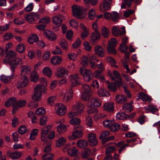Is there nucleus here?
<instances>
[{"instance_id":"nucleus-31","label":"nucleus","mask_w":160,"mask_h":160,"mask_svg":"<svg viewBox=\"0 0 160 160\" xmlns=\"http://www.w3.org/2000/svg\"><path fill=\"white\" fill-rule=\"evenodd\" d=\"M128 117V114L121 112H118L116 116V118L117 119L120 120H126Z\"/></svg>"},{"instance_id":"nucleus-58","label":"nucleus","mask_w":160,"mask_h":160,"mask_svg":"<svg viewBox=\"0 0 160 160\" xmlns=\"http://www.w3.org/2000/svg\"><path fill=\"white\" fill-rule=\"evenodd\" d=\"M27 131V128L24 125L21 126L18 129V132L22 135L25 133Z\"/></svg>"},{"instance_id":"nucleus-7","label":"nucleus","mask_w":160,"mask_h":160,"mask_svg":"<svg viewBox=\"0 0 160 160\" xmlns=\"http://www.w3.org/2000/svg\"><path fill=\"white\" fill-rule=\"evenodd\" d=\"M85 109L84 105L79 102H77L72 107V109L75 111L78 114L81 115L84 112Z\"/></svg>"},{"instance_id":"nucleus-11","label":"nucleus","mask_w":160,"mask_h":160,"mask_svg":"<svg viewBox=\"0 0 160 160\" xmlns=\"http://www.w3.org/2000/svg\"><path fill=\"white\" fill-rule=\"evenodd\" d=\"M69 79L71 82V86L72 87H74L79 85L80 83L79 82L80 78L79 74H75L70 75L69 76Z\"/></svg>"},{"instance_id":"nucleus-27","label":"nucleus","mask_w":160,"mask_h":160,"mask_svg":"<svg viewBox=\"0 0 160 160\" xmlns=\"http://www.w3.org/2000/svg\"><path fill=\"white\" fill-rule=\"evenodd\" d=\"M44 34L48 39L53 40L56 39V35L52 31L48 30H46L44 32Z\"/></svg>"},{"instance_id":"nucleus-22","label":"nucleus","mask_w":160,"mask_h":160,"mask_svg":"<svg viewBox=\"0 0 160 160\" xmlns=\"http://www.w3.org/2000/svg\"><path fill=\"white\" fill-rule=\"evenodd\" d=\"M112 3V0H103V8L101 6L100 7V9L101 12H104L109 9L110 4Z\"/></svg>"},{"instance_id":"nucleus-61","label":"nucleus","mask_w":160,"mask_h":160,"mask_svg":"<svg viewBox=\"0 0 160 160\" xmlns=\"http://www.w3.org/2000/svg\"><path fill=\"white\" fill-rule=\"evenodd\" d=\"M28 106L31 109L36 108L38 106V104L36 102H30L28 104Z\"/></svg>"},{"instance_id":"nucleus-42","label":"nucleus","mask_w":160,"mask_h":160,"mask_svg":"<svg viewBox=\"0 0 160 160\" xmlns=\"http://www.w3.org/2000/svg\"><path fill=\"white\" fill-rule=\"evenodd\" d=\"M144 108L147 112H151L153 114L155 112L156 110V108L155 106L151 105H149L147 106H145Z\"/></svg>"},{"instance_id":"nucleus-18","label":"nucleus","mask_w":160,"mask_h":160,"mask_svg":"<svg viewBox=\"0 0 160 160\" xmlns=\"http://www.w3.org/2000/svg\"><path fill=\"white\" fill-rule=\"evenodd\" d=\"M101 38V34L99 32H93L90 36V42L92 44L96 43Z\"/></svg>"},{"instance_id":"nucleus-45","label":"nucleus","mask_w":160,"mask_h":160,"mask_svg":"<svg viewBox=\"0 0 160 160\" xmlns=\"http://www.w3.org/2000/svg\"><path fill=\"white\" fill-rule=\"evenodd\" d=\"M91 151L90 148H86L85 151L81 153V157L84 159H86L91 154Z\"/></svg>"},{"instance_id":"nucleus-24","label":"nucleus","mask_w":160,"mask_h":160,"mask_svg":"<svg viewBox=\"0 0 160 160\" xmlns=\"http://www.w3.org/2000/svg\"><path fill=\"white\" fill-rule=\"evenodd\" d=\"M89 102L91 107H99L101 105V102L100 100L96 98H92Z\"/></svg>"},{"instance_id":"nucleus-64","label":"nucleus","mask_w":160,"mask_h":160,"mask_svg":"<svg viewBox=\"0 0 160 160\" xmlns=\"http://www.w3.org/2000/svg\"><path fill=\"white\" fill-rule=\"evenodd\" d=\"M50 52L49 51L44 52L42 56V59L45 60H48L50 58Z\"/></svg>"},{"instance_id":"nucleus-3","label":"nucleus","mask_w":160,"mask_h":160,"mask_svg":"<svg viewBox=\"0 0 160 160\" xmlns=\"http://www.w3.org/2000/svg\"><path fill=\"white\" fill-rule=\"evenodd\" d=\"M44 89L41 84L38 85L34 88V93L32 96V99L37 101L41 100L42 97V92L43 91L46 92L45 90H43Z\"/></svg>"},{"instance_id":"nucleus-13","label":"nucleus","mask_w":160,"mask_h":160,"mask_svg":"<svg viewBox=\"0 0 160 160\" xmlns=\"http://www.w3.org/2000/svg\"><path fill=\"white\" fill-rule=\"evenodd\" d=\"M28 79L26 76H21L17 83V87L20 88L25 87L28 84Z\"/></svg>"},{"instance_id":"nucleus-9","label":"nucleus","mask_w":160,"mask_h":160,"mask_svg":"<svg viewBox=\"0 0 160 160\" xmlns=\"http://www.w3.org/2000/svg\"><path fill=\"white\" fill-rule=\"evenodd\" d=\"M16 98H11L7 101L5 103V105L6 107L12 106L13 110L12 111V112L13 114L15 113L18 110V108L16 107Z\"/></svg>"},{"instance_id":"nucleus-59","label":"nucleus","mask_w":160,"mask_h":160,"mask_svg":"<svg viewBox=\"0 0 160 160\" xmlns=\"http://www.w3.org/2000/svg\"><path fill=\"white\" fill-rule=\"evenodd\" d=\"M81 120L77 118H72L70 120V123L72 125H78L80 123Z\"/></svg>"},{"instance_id":"nucleus-10","label":"nucleus","mask_w":160,"mask_h":160,"mask_svg":"<svg viewBox=\"0 0 160 160\" xmlns=\"http://www.w3.org/2000/svg\"><path fill=\"white\" fill-rule=\"evenodd\" d=\"M22 64V58H17L11 60L10 62V70L13 73L15 69L18 66Z\"/></svg>"},{"instance_id":"nucleus-55","label":"nucleus","mask_w":160,"mask_h":160,"mask_svg":"<svg viewBox=\"0 0 160 160\" xmlns=\"http://www.w3.org/2000/svg\"><path fill=\"white\" fill-rule=\"evenodd\" d=\"M113 122V120H106L103 121V125L105 127L108 128L110 129L112 125Z\"/></svg>"},{"instance_id":"nucleus-23","label":"nucleus","mask_w":160,"mask_h":160,"mask_svg":"<svg viewBox=\"0 0 160 160\" xmlns=\"http://www.w3.org/2000/svg\"><path fill=\"white\" fill-rule=\"evenodd\" d=\"M20 68L21 76H26V74L29 73L31 69L30 67L25 65L21 66Z\"/></svg>"},{"instance_id":"nucleus-38","label":"nucleus","mask_w":160,"mask_h":160,"mask_svg":"<svg viewBox=\"0 0 160 160\" xmlns=\"http://www.w3.org/2000/svg\"><path fill=\"white\" fill-rule=\"evenodd\" d=\"M24 18L29 23H33L35 21V18L32 15V12L25 15Z\"/></svg>"},{"instance_id":"nucleus-29","label":"nucleus","mask_w":160,"mask_h":160,"mask_svg":"<svg viewBox=\"0 0 160 160\" xmlns=\"http://www.w3.org/2000/svg\"><path fill=\"white\" fill-rule=\"evenodd\" d=\"M66 138L61 137L59 138L56 142V145L57 147H61L66 142Z\"/></svg>"},{"instance_id":"nucleus-1","label":"nucleus","mask_w":160,"mask_h":160,"mask_svg":"<svg viewBox=\"0 0 160 160\" xmlns=\"http://www.w3.org/2000/svg\"><path fill=\"white\" fill-rule=\"evenodd\" d=\"M72 9L73 15L74 17L80 19L85 17V14L82 7L74 5L72 6Z\"/></svg>"},{"instance_id":"nucleus-34","label":"nucleus","mask_w":160,"mask_h":160,"mask_svg":"<svg viewBox=\"0 0 160 160\" xmlns=\"http://www.w3.org/2000/svg\"><path fill=\"white\" fill-rule=\"evenodd\" d=\"M78 150L75 147H72L68 152V154L71 156H76L78 155Z\"/></svg>"},{"instance_id":"nucleus-36","label":"nucleus","mask_w":160,"mask_h":160,"mask_svg":"<svg viewBox=\"0 0 160 160\" xmlns=\"http://www.w3.org/2000/svg\"><path fill=\"white\" fill-rule=\"evenodd\" d=\"M108 83V88L110 91L113 92H115L117 90V87L116 84L113 82L109 83L108 81H107Z\"/></svg>"},{"instance_id":"nucleus-39","label":"nucleus","mask_w":160,"mask_h":160,"mask_svg":"<svg viewBox=\"0 0 160 160\" xmlns=\"http://www.w3.org/2000/svg\"><path fill=\"white\" fill-rule=\"evenodd\" d=\"M132 0H123L122 3L121 8L122 9H125L127 6L128 8L130 7Z\"/></svg>"},{"instance_id":"nucleus-52","label":"nucleus","mask_w":160,"mask_h":160,"mask_svg":"<svg viewBox=\"0 0 160 160\" xmlns=\"http://www.w3.org/2000/svg\"><path fill=\"white\" fill-rule=\"evenodd\" d=\"M80 64L83 67H87L88 65V57L86 56H84L81 58Z\"/></svg>"},{"instance_id":"nucleus-46","label":"nucleus","mask_w":160,"mask_h":160,"mask_svg":"<svg viewBox=\"0 0 160 160\" xmlns=\"http://www.w3.org/2000/svg\"><path fill=\"white\" fill-rule=\"evenodd\" d=\"M115 43H114L113 44H111L109 43V45L107 47V50L108 52L109 53H112L113 54H116V51L114 48V45Z\"/></svg>"},{"instance_id":"nucleus-8","label":"nucleus","mask_w":160,"mask_h":160,"mask_svg":"<svg viewBox=\"0 0 160 160\" xmlns=\"http://www.w3.org/2000/svg\"><path fill=\"white\" fill-rule=\"evenodd\" d=\"M67 107L62 103H57L55 106V113L59 116H62L66 112Z\"/></svg>"},{"instance_id":"nucleus-53","label":"nucleus","mask_w":160,"mask_h":160,"mask_svg":"<svg viewBox=\"0 0 160 160\" xmlns=\"http://www.w3.org/2000/svg\"><path fill=\"white\" fill-rule=\"evenodd\" d=\"M111 19L113 21H117L119 18V15L116 12H111Z\"/></svg>"},{"instance_id":"nucleus-50","label":"nucleus","mask_w":160,"mask_h":160,"mask_svg":"<svg viewBox=\"0 0 160 160\" xmlns=\"http://www.w3.org/2000/svg\"><path fill=\"white\" fill-rule=\"evenodd\" d=\"M26 104V101L24 100H20L17 101L16 107L18 108H22L25 106Z\"/></svg>"},{"instance_id":"nucleus-30","label":"nucleus","mask_w":160,"mask_h":160,"mask_svg":"<svg viewBox=\"0 0 160 160\" xmlns=\"http://www.w3.org/2000/svg\"><path fill=\"white\" fill-rule=\"evenodd\" d=\"M101 30L102 35L104 38H108L110 32L108 28L104 26L101 28Z\"/></svg>"},{"instance_id":"nucleus-2","label":"nucleus","mask_w":160,"mask_h":160,"mask_svg":"<svg viewBox=\"0 0 160 160\" xmlns=\"http://www.w3.org/2000/svg\"><path fill=\"white\" fill-rule=\"evenodd\" d=\"M81 90L82 92L81 98L84 101H88L92 94L90 86L87 84H83Z\"/></svg>"},{"instance_id":"nucleus-21","label":"nucleus","mask_w":160,"mask_h":160,"mask_svg":"<svg viewBox=\"0 0 160 160\" xmlns=\"http://www.w3.org/2000/svg\"><path fill=\"white\" fill-rule=\"evenodd\" d=\"M73 91L71 88L67 90L64 93L63 97L64 101L67 102L71 100L73 98Z\"/></svg>"},{"instance_id":"nucleus-12","label":"nucleus","mask_w":160,"mask_h":160,"mask_svg":"<svg viewBox=\"0 0 160 160\" xmlns=\"http://www.w3.org/2000/svg\"><path fill=\"white\" fill-rule=\"evenodd\" d=\"M108 74L113 80H115V78L113 76V75L115 76L116 78L119 80V81H116V83L119 87L122 85L120 75L118 71L114 70L113 71V74L109 72H108Z\"/></svg>"},{"instance_id":"nucleus-17","label":"nucleus","mask_w":160,"mask_h":160,"mask_svg":"<svg viewBox=\"0 0 160 160\" xmlns=\"http://www.w3.org/2000/svg\"><path fill=\"white\" fill-rule=\"evenodd\" d=\"M88 141L90 145L95 146L98 144V140L96 135L93 133H89L88 136Z\"/></svg>"},{"instance_id":"nucleus-35","label":"nucleus","mask_w":160,"mask_h":160,"mask_svg":"<svg viewBox=\"0 0 160 160\" xmlns=\"http://www.w3.org/2000/svg\"><path fill=\"white\" fill-rule=\"evenodd\" d=\"M30 78L32 82H36L37 81L39 78L38 73L35 71L32 72L30 75Z\"/></svg>"},{"instance_id":"nucleus-37","label":"nucleus","mask_w":160,"mask_h":160,"mask_svg":"<svg viewBox=\"0 0 160 160\" xmlns=\"http://www.w3.org/2000/svg\"><path fill=\"white\" fill-rule=\"evenodd\" d=\"M77 145L79 148H83L87 146L88 143L87 141L85 140H80L77 141Z\"/></svg>"},{"instance_id":"nucleus-57","label":"nucleus","mask_w":160,"mask_h":160,"mask_svg":"<svg viewBox=\"0 0 160 160\" xmlns=\"http://www.w3.org/2000/svg\"><path fill=\"white\" fill-rule=\"evenodd\" d=\"M61 47L63 49L67 50L68 48V44L66 41L64 39L62 40L60 43Z\"/></svg>"},{"instance_id":"nucleus-40","label":"nucleus","mask_w":160,"mask_h":160,"mask_svg":"<svg viewBox=\"0 0 160 160\" xmlns=\"http://www.w3.org/2000/svg\"><path fill=\"white\" fill-rule=\"evenodd\" d=\"M43 73L45 75L47 76L48 78H50L51 77L52 72L51 69L48 67H46L42 70Z\"/></svg>"},{"instance_id":"nucleus-56","label":"nucleus","mask_w":160,"mask_h":160,"mask_svg":"<svg viewBox=\"0 0 160 160\" xmlns=\"http://www.w3.org/2000/svg\"><path fill=\"white\" fill-rule=\"evenodd\" d=\"M5 53L6 55V56L7 58H13L14 57L16 56V54L15 52H14L13 51L10 50V51H6Z\"/></svg>"},{"instance_id":"nucleus-48","label":"nucleus","mask_w":160,"mask_h":160,"mask_svg":"<svg viewBox=\"0 0 160 160\" xmlns=\"http://www.w3.org/2000/svg\"><path fill=\"white\" fill-rule=\"evenodd\" d=\"M120 128V125L118 123H115L113 121L110 129L112 132L117 131Z\"/></svg>"},{"instance_id":"nucleus-6","label":"nucleus","mask_w":160,"mask_h":160,"mask_svg":"<svg viewBox=\"0 0 160 160\" xmlns=\"http://www.w3.org/2000/svg\"><path fill=\"white\" fill-rule=\"evenodd\" d=\"M74 128L75 130L72 132V135L68 136V138L70 140H74L80 138L82 136L83 129L82 127L78 126Z\"/></svg>"},{"instance_id":"nucleus-54","label":"nucleus","mask_w":160,"mask_h":160,"mask_svg":"<svg viewBox=\"0 0 160 160\" xmlns=\"http://www.w3.org/2000/svg\"><path fill=\"white\" fill-rule=\"evenodd\" d=\"M51 18L48 16H45L41 18L39 21V23H48L50 22Z\"/></svg>"},{"instance_id":"nucleus-4","label":"nucleus","mask_w":160,"mask_h":160,"mask_svg":"<svg viewBox=\"0 0 160 160\" xmlns=\"http://www.w3.org/2000/svg\"><path fill=\"white\" fill-rule=\"evenodd\" d=\"M79 72L85 81L88 82L92 79V72L90 69H86L82 66L80 68Z\"/></svg>"},{"instance_id":"nucleus-43","label":"nucleus","mask_w":160,"mask_h":160,"mask_svg":"<svg viewBox=\"0 0 160 160\" xmlns=\"http://www.w3.org/2000/svg\"><path fill=\"white\" fill-rule=\"evenodd\" d=\"M38 39V37L37 35L35 34H32L29 37L28 41L29 43H33L36 42Z\"/></svg>"},{"instance_id":"nucleus-16","label":"nucleus","mask_w":160,"mask_h":160,"mask_svg":"<svg viewBox=\"0 0 160 160\" xmlns=\"http://www.w3.org/2000/svg\"><path fill=\"white\" fill-rule=\"evenodd\" d=\"M22 153L21 152L16 151L12 152L8 150L7 152V156L13 160L17 159L22 156Z\"/></svg>"},{"instance_id":"nucleus-14","label":"nucleus","mask_w":160,"mask_h":160,"mask_svg":"<svg viewBox=\"0 0 160 160\" xmlns=\"http://www.w3.org/2000/svg\"><path fill=\"white\" fill-rule=\"evenodd\" d=\"M68 74V70L64 68L59 67L57 69L56 74L58 77L66 78Z\"/></svg>"},{"instance_id":"nucleus-44","label":"nucleus","mask_w":160,"mask_h":160,"mask_svg":"<svg viewBox=\"0 0 160 160\" xmlns=\"http://www.w3.org/2000/svg\"><path fill=\"white\" fill-rule=\"evenodd\" d=\"M122 109L127 112H129L132 110V106L131 103L124 104L123 106Z\"/></svg>"},{"instance_id":"nucleus-47","label":"nucleus","mask_w":160,"mask_h":160,"mask_svg":"<svg viewBox=\"0 0 160 160\" xmlns=\"http://www.w3.org/2000/svg\"><path fill=\"white\" fill-rule=\"evenodd\" d=\"M88 15L90 19H93L96 16L95 10L93 8L90 9L89 11Z\"/></svg>"},{"instance_id":"nucleus-19","label":"nucleus","mask_w":160,"mask_h":160,"mask_svg":"<svg viewBox=\"0 0 160 160\" xmlns=\"http://www.w3.org/2000/svg\"><path fill=\"white\" fill-rule=\"evenodd\" d=\"M98 110L95 108L90 109L88 110V114H90L92 113H94L95 114L94 115V117L95 119L103 118L105 117L106 116V115L103 113L98 114Z\"/></svg>"},{"instance_id":"nucleus-41","label":"nucleus","mask_w":160,"mask_h":160,"mask_svg":"<svg viewBox=\"0 0 160 160\" xmlns=\"http://www.w3.org/2000/svg\"><path fill=\"white\" fill-rule=\"evenodd\" d=\"M53 22L58 27H59L62 23V20L60 18L57 16L54 17L52 18Z\"/></svg>"},{"instance_id":"nucleus-26","label":"nucleus","mask_w":160,"mask_h":160,"mask_svg":"<svg viewBox=\"0 0 160 160\" xmlns=\"http://www.w3.org/2000/svg\"><path fill=\"white\" fill-rule=\"evenodd\" d=\"M62 58L59 56H55L51 58V63L54 65H58L60 64L62 62Z\"/></svg>"},{"instance_id":"nucleus-49","label":"nucleus","mask_w":160,"mask_h":160,"mask_svg":"<svg viewBox=\"0 0 160 160\" xmlns=\"http://www.w3.org/2000/svg\"><path fill=\"white\" fill-rule=\"evenodd\" d=\"M57 130L59 133H62L65 132L67 129L66 125L61 124L57 126Z\"/></svg>"},{"instance_id":"nucleus-32","label":"nucleus","mask_w":160,"mask_h":160,"mask_svg":"<svg viewBox=\"0 0 160 160\" xmlns=\"http://www.w3.org/2000/svg\"><path fill=\"white\" fill-rule=\"evenodd\" d=\"M13 73H12L11 76H6L4 75H2L0 76V80L3 83H7L9 82L12 79V75Z\"/></svg>"},{"instance_id":"nucleus-33","label":"nucleus","mask_w":160,"mask_h":160,"mask_svg":"<svg viewBox=\"0 0 160 160\" xmlns=\"http://www.w3.org/2000/svg\"><path fill=\"white\" fill-rule=\"evenodd\" d=\"M98 93L99 96L101 97H109L110 94L107 90L103 88H101L98 91Z\"/></svg>"},{"instance_id":"nucleus-25","label":"nucleus","mask_w":160,"mask_h":160,"mask_svg":"<svg viewBox=\"0 0 160 160\" xmlns=\"http://www.w3.org/2000/svg\"><path fill=\"white\" fill-rule=\"evenodd\" d=\"M103 107L104 109L108 112H112L114 110V106L112 102L106 103Z\"/></svg>"},{"instance_id":"nucleus-5","label":"nucleus","mask_w":160,"mask_h":160,"mask_svg":"<svg viewBox=\"0 0 160 160\" xmlns=\"http://www.w3.org/2000/svg\"><path fill=\"white\" fill-rule=\"evenodd\" d=\"M51 130V127L50 125H47L43 128L41 129V141L47 144L48 143V133Z\"/></svg>"},{"instance_id":"nucleus-63","label":"nucleus","mask_w":160,"mask_h":160,"mask_svg":"<svg viewBox=\"0 0 160 160\" xmlns=\"http://www.w3.org/2000/svg\"><path fill=\"white\" fill-rule=\"evenodd\" d=\"M48 119V118L46 116L42 117L40 119V124L42 126L45 125L46 124Z\"/></svg>"},{"instance_id":"nucleus-60","label":"nucleus","mask_w":160,"mask_h":160,"mask_svg":"<svg viewBox=\"0 0 160 160\" xmlns=\"http://www.w3.org/2000/svg\"><path fill=\"white\" fill-rule=\"evenodd\" d=\"M46 113V110L43 107H41L38 109L36 111V113L38 115H41L45 114Z\"/></svg>"},{"instance_id":"nucleus-51","label":"nucleus","mask_w":160,"mask_h":160,"mask_svg":"<svg viewBox=\"0 0 160 160\" xmlns=\"http://www.w3.org/2000/svg\"><path fill=\"white\" fill-rule=\"evenodd\" d=\"M53 155L51 153L45 154L42 156L43 160H51L53 158Z\"/></svg>"},{"instance_id":"nucleus-62","label":"nucleus","mask_w":160,"mask_h":160,"mask_svg":"<svg viewBox=\"0 0 160 160\" xmlns=\"http://www.w3.org/2000/svg\"><path fill=\"white\" fill-rule=\"evenodd\" d=\"M69 22L70 26L73 28H77L78 26V23L75 20H70Z\"/></svg>"},{"instance_id":"nucleus-20","label":"nucleus","mask_w":160,"mask_h":160,"mask_svg":"<svg viewBox=\"0 0 160 160\" xmlns=\"http://www.w3.org/2000/svg\"><path fill=\"white\" fill-rule=\"evenodd\" d=\"M94 51L98 56L103 57L104 56L105 50L101 46L97 45L94 48Z\"/></svg>"},{"instance_id":"nucleus-28","label":"nucleus","mask_w":160,"mask_h":160,"mask_svg":"<svg viewBox=\"0 0 160 160\" xmlns=\"http://www.w3.org/2000/svg\"><path fill=\"white\" fill-rule=\"evenodd\" d=\"M116 101L118 103L123 104L127 101L126 97L122 95H118L115 97Z\"/></svg>"},{"instance_id":"nucleus-15","label":"nucleus","mask_w":160,"mask_h":160,"mask_svg":"<svg viewBox=\"0 0 160 160\" xmlns=\"http://www.w3.org/2000/svg\"><path fill=\"white\" fill-rule=\"evenodd\" d=\"M112 32L114 36H118L125 34L126 32L124 27H122L121 29H119L118 27L115 26L112 28Z\"/></svg>"}]
</instances>
